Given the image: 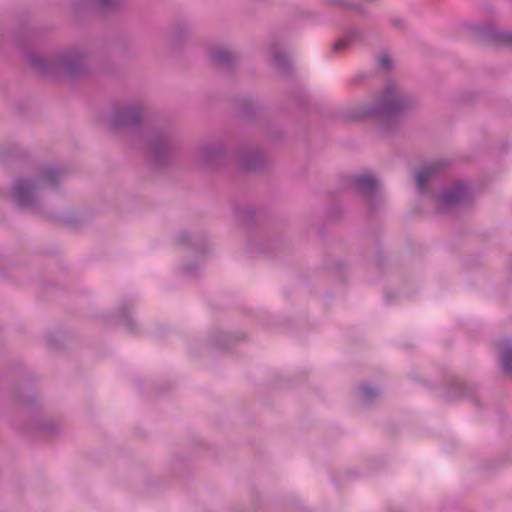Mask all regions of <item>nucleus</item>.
Segmentation results:
<instances>
[{
	"mask_svg": "<svg viewBox=\"0 0 512 512\" xmlns=\"http://www.w3.org/2000/svg\"><path fill=\"white\" fill-rule=\"evenodd\" d=\"M399 108V103L393 95L386 94L377 104V109L367 112L365 115H388Z\"/></svg>",
	"mask_w": 512,
	"mask_h": 512,
	"instance_id": "f257e3e1",
	"label": "nucleus"
},
{
	"mask_svg": "<svg viewBox=\"0 0 512 512\" xmlns=\"http://www.w3.org/2000/svg\"><path fill=\"white\" fill-rule=\"evenodd\" d=\"M356 186L361 192L369 193L377 188V182L370 175H361L356 179Z\"/></svg>",
	"mask_w": 512,
	"mask_h": 512,
	"instance_id": "f03ea898",
	"label": "nucleus"
},
{
	"mask_svg": "<svg viewBox=\"0 0 512 512\" xmlns=\"http://www.w3.org/2000/svg\"><path fill=\"white\" fill-rule=\"evenodd\" d=\"M432 168H427L424 170L419 171L416 174V182L419 189H424L426 181L430 178L432 175Z\"/></svg>",
	"mask_w": 512,
	"mask_h": 512,
	"instance_id": "7ed1b4c3",
	"label": "nucleus"
},
{
	"mask_svg": "<svg viewBox=\"0 0 512 512\" xmlns=\"http://www.w3.org/2000/svg\"><path fill=\"white\" fill-rule=\"evenodd\" d=\"M379 62H380L381 67H383V68H387L390 65V60L387 56L380 57Z\"/></svg>",
	"mask_w": 512,
	"mask_h": 512,
	"instance_id": "20e7f679",
	"label": "nucleus"
},
{
	"mask_svg": "<svg viewBox=\"0 0 512 512\" xmlns=\"http://www.w3.org/2000/svg\"><path fill=\"white\" fill-rule=\"evenodd\" d=\"M344 45H346V42L344 40H340L338 41L337 43H335L334 45V50H339L341 47H343Z\"/></svg>",
	"mask_w": 512,
	"mask_h": 512,
	"instance_id": "39448f33",
	"label": "nucleus"
},
{
	"mask_svg": "<svg viewBox=\"0 0 512 512\" xmlns=\"http://www.w3.org/2000/svg\"><path fill=\"white\" fill-rule=\"evenodd\" d=\"M503 366L505 369L509 368V365H508V362L506 361V359L503 360Z\"/></svg>",
	"mask_w": 512,
	"mask_h": 512,
	"instance_id": "423d86ee",
	"label": "nucleus"
},
{
	"mask_svg": "<svg viewBox=\"0 0 512 512\" xmlns=\"http://www.w3.org/2000/svg\"><path fill=\"white\" fill-rule=\"evenodd\" d=\"M100 2H101L103 5H105V4L108 2V0H100Z\"/></svg>",
	"mask_w": 512,
	"mask_h": 512,
	"instance_id": "0eeeda50",
	"label": "nucleus"
}]
</instances>
